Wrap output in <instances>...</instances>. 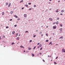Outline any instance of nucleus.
I'll return each instance as SVG.
<instances>
[{
    "label": "nucleus",
    "instance_id": "27",
    "mask_svg": "<svg viewBox=\"0 0 65 65\" xmlns=\"http://www.w3.org/2000/svg\"><path fill=\"white\" fill-rule=\"evenodd\" d=\"M9 28V27H8V26H6V29L7 28Z\"/></svg>",
    "mask_w": 65,
    "mask_h": 65
},
{
    "label": "nucleus",
    "instance_id": "32",
    "mask_svg": "<svg viewBox=\"0 0 65 65\" xmlns=\"http://www.w3.org/2000/svg\"><path fill=\"white\" fill-rule=\"evenodd\" d=\"M40 44V43H38L37 44V45H39Z\"/></svg>",
    "mask_w": 65,
    "mask_h": 65
},
{
    "label": "nucleus",
    "instance_id": "58",
    "mask_svg": "<svg viewBox=\"0 0 65 65\" xmlns=\"http://www.w3.org/2000/svg\"><path fill=\"white\" fill-rule=\"evenodd\" d=\"M49 10H51V9H49Z\"/></svg>",
    "mask_w": 65,
    "mask_h": 65
},
{
    "label": "nucleus",
    "instance_id": "26",
    "mask_svg": "<svg viewBox=\"0 0 65 65\" xmlns=\"http://www.w3.org/2000/svg\"><path fill=\"white\" fill-rule=\"evenodd\" d=\"M23 2V1H21L20 2V3H22Z\"/></svg>",
    "mask_w": 65,
    "mask_h": 65
},
{
    "label": "nucleus",
    "instance_id": "36",
    "mask_svg": "<svg viewBox=\"0 0 65 65\" xmlns=\"http://www.w3.org/2000/svg\"><path fill=\"white\" fill-rule=\"evenodd\" d=\"M18 21H19V20H20V18H18Z\"/></svg>",
    "mask_w": 65,
    "mask_h": 65
},
{
    "label": "nucleus",
    "instance_id": "43",
    "mask_svg": "<svg viewBox=\"0 0 65 65\" xmlns=\"http://www.w3.org/2000/svg\"><path fill=\"white\" fill-rule=\"evenodd\" d=\"M14 26H15V27H17V25H15Z\"/></svg>",
    "mask_w": 65,
    "mask_h": 65
},
{
    "label": "nucleus",
    "instance_id": "12",
    "mask_svg": "<svg viewBox=\"0 0 65 65\" xmlns=\"http://www.w3.org/2000/svg\"><path fill=\"white\" fill-rule=\"evenodd\" d=\"M17 40H19V37H17V38L16 39Z\"/></svg>",
    "mask_w": 65,
    "mask_h": 65
},
{
    "label": "nucleus",
    "instance_id": "2",
    "mask_svg": "<svg viewBox=\"0 0 65 65\" xmlns=\"http://www.w3.org/2000/svg\"><path fill=\"white\" fill-rule=\"evenodd\" d=\"M24 17H25V18H26V17H27V14H24Z\"/></svg>",
    "mask_w": 65,
    "mask_h": 65
},
{
    "label": "nucleus",
    "instance_id": "25",
    "mask_svg": "<svg viewBox=\"0 0 65 65\" xmlns=\"http://www.w3.org/2000/svg\"><path fill=\"white\" fill-rule=\"evenodd\" d=\"M54 64H57V63H56V62H54Z\"/></svg>",
    "mask_w": 65,
    "mask_h": 65
},
{
    "label": "nucleus",
    "instance_id": "46",
    "mask_svg": "<svg viewBox=\"0 0 65 65\" xmlns=\"http://www.w3.org/2000/svg\"><path fill=\"white\" fill-rule=\"evenodd\" d=\"M43 62H45V61H44V60L43 59Z\"/></svg>",
    "mask_w": 65,
    "mask_h": 65
},
{
    "label": "nucleus",
    "instance_id": "19",
    "mask_svg": "<svg viewBox=\"0 0 65 65\" xmlns=\"http://www.w3.org/2000/svg\"><path fill=\"white\" fill-rule=\"evenodd\" d=\"M59 22L58 21H57L56 22V23L57 25H58Z\"/></svg>",
    "mask_w": 65,
    "mask_h": 65
},
{
    "label": "nucleus",
    "instance_id": "5",
    "mask_svg": "<svg viewBox=\"0 0 65 65\" xmlns=\"http://www.w3.org/2000/svg\"><path fill=\"white\" fill-rule=\"evenodd\" d=\"M20 47H21V48H25V47L22 46V45H21L20 46Z\"/></svg>",
    "mask_w": 65,
    "mask_h": 65
},
{
    "label": "nucleus",
    "instance_id": "9",
    "mask_svg": "<svg viewBox=\"0 0 65 65\" xmlns=\"http://www.w3.org/2000/svg\"><path fill=\"white\" fill-rule=\"evenodd\" d=\"M25 6H26V7H28V5H25Z\"/></svg>",
    "mask_w": 65,
    "mask_h": 65
},
{
    "label": "nucleus",
    "instance_id": "22",
    "mask_svg": "<svg viewBox=\"0 0 65 65\" xmlns=\"http://www.w3.org/2000/svg\"><path fill=\"white\" fill-rule=\"evenodd\" d=\"M15 43H14L13 42L12 43L11 45H13V44H14Z\"/></svg>",
    "mask_w": 65,
    "mask_h": 65
},
{
    "label": "nucleus",
    "instance_id": "54",
    "mask_svg": "<svg viewBox=\"0 0 65 65\" xmlns=\"http://www.w3.org/2000/svg\"><path fill=\"white\" fill-rule=\"evenodd\" d=\"M60 2V1H58V2Z\"/></svg>",
    "mask_w": 65,
    "mask_h": 65
},
{
    "label": "nucleus",
    "instance_id": "35",
    "mask_svg": "<svg viewBox=\"0 0 65 65\" xmlns=\"http://www.w3.org/2000/svg\"><path fill=\"white\" fill-rule=\"evenodd\" d=\"M60 27H62V24H60Z\"/></svg>",
    "mask_w": 65,
    "mask_h": 65
},
{
    "label": "nucleus",
    "instance_id": "7",
    "mask_svg": "<svg viewBox=\"0 0 65 65\" xmlns=\"http://www.w3.org/2000/svg\"><path fill=\"white\" fill-rule=\"evenodd\" d=\"M14 17L16 18H18V16H17V15H15L14 16Z\"/></svg>",
    "mask_w": 65,
    "mask_h": 65
},
{
    "label": "nucleus",
    "instance_id": "6",
    "mask_svg": "<svg viewBox=\"0 0 65 65\" xmlns=\"http://www.w3.org/2000/svg\"><path fill=\"white\" fill-rule=\"evenodd\" d=\"M63 37L62 36L60 37V39H63Z\"/></svg>",
    "mask_w": 65,
    "mask_h": 65
},
{
    "label": "nucleus",
    "instance_id": "34",
    "mask_svg": "<svg viewBox=\"0 0 65 65\" xmlns=\"http://www.w3.org/2000/svg\"><path fill=\"white\" fill-rule=\"evenodd\" d=\"M28 32V31H25V33Z\"/></svg>",
    "mask_w": 65,
    "mask_h": 65
},
{
    "label": "nucleus",
    "instance_id": "21",
    "mask_svg": "<svg viewBox=\"0 0 65 65\" xmlns=\"http://www.w3.org/2000/svg\"><path fill=\"white\" fill-rule=\"evenodd\" d=\"M64 10H62L61 11V12H64Z\"/></svg>",
    "mask_w": 65,
    "mask_h": 65
},
{
    "label": "nucleus",
    "instance_id": "64",
    "mask_svg": "<svg viewBox=\"0 0 65 65\" xmlns=\"http://www.w3.org/2000/svg\"><path fill=\"white\" fill-rule=\"evenodd\" d=\"M51 39V38L50 39Z\"/></svg>",
    "mask_w": 65,
    "mask_h": 65
},
{
    "label": "nucleus",
    "instance_id": "40",
    "mask_svg": "<svg viewBox=\"0 0 65 65\" xmlns=\"http://www.w3.org/2000/svg\"><path fill=\"white\" fill-rule=\"evenodd\" d=\"M46 35L47 36H48V35H47V34L46 33Z\"/></svg>",
    "mask_w": 65,
    "mask_h": 65
},
{
    "label": "nucleus",
    "instance_id": "61",
    "mask_svg": "<svg viewBox=\"0 0 65 65\" xmlns=\"http://www.w3.org/2000/svg\"><path fill=\"white\" fill-rule=\"evenodd\" d=\"M46 27H47V28H48V26H46Z\"/></svg>",
    "mask_w": 65,
    "mask_h": 65
},
{
    "label": "nucleus",
    "instance_id": "60",
    "mask_svg": "<svg viewBox=\"0 0 65 65\" xmlns=\"http://www.w3.org/2000/svg\"><path fill=\"white\" fill-rule=\"evenodd\" d=\"M58 45V44H56V45Z\"/></svg>",
    "mask_w": 65,
    "mask_h": 65
},
{
    "label": "nucleus",
    "instance_id": "15",
    "mask_svg": "<svg viewBox=\"0 0 65 65\" xmlns=\"http://www.w3.org/2000/svg\"><path fill=\"white\" fill-rule=\"evenodd\" d=\"M8 4V3H6V5H7Z\"/></svg>",
    "mask_w": 65,
    "mask_h": 65
},
{
    "label": "nucleus",
    "instance_id": "31",
    "mask_svg": "<svg viewBox=\"0 0 65 65\" xmlns=\"http://www.w3.org/2000/svg\"><path fill=\"white\" fill-rule=\"evenodd\" d=\"M3 37H4V38H5V36H3Z\"/></svg>",
    "mask_w": 65,
    "mask_h": 65
},
{
    "label": "nucleus",
    "instance_id": "51",
    "mask_svg": "<svg viewBox=\"0 0 65 65\" xmlns=\"http://www.w3.org/2000/svg\"><path fill=\"white\" fill-rule=\"evenodd\" d=\"M24 8V7H23L22 8V9H23Z\"/></svg>",
    "mask_w": 65,
    "mask_h": 65
},
{
    "label": "nucleus",
    "instance_id": "48",
    "mask_svg": "<svg viewBox=\"0 0 65 65\" xmlns=\"http://www.w3.org/2000/svg\"><path fill=\"white\" fill-rule=\"evenodd\" d=\"M41 33H42V32H40V34H41Z\"/></svg>",
    "mask_w": 65,
    "mask_h": 65
},
{
    "label": "nucleus",
    "instance_id": "57",
    "mask_svg": "<svg viewBox=\"0 0 65 65\" xmlns=\"http://www.w3.org/2000/svg\"><path fill=\"white\" fill-rule=\"evenodd\" d=\"M43 35H41V36H43Z\"/></svg>",
    "mask_w": 65,
    "mask_h": 65
},
{
    "label": "nucleus",
    "instance_id": "18",
    "mask_svg": "<svg viewBox=\"0 0 65 65\" xmlns=\"http://www.w3.org/2000/svg\"><path fill=\"white\" fill-rule=\"evenodd\" d=\"M18 33H17L16 34V37L18 36Z\"/></svg>",
    "mask_w": 65,
    "mask_h": 65
},
{
    "label": "nucleus",
    "instance_id": "49",
    "mask_svg": "<svg viewBox=\"0 0 65 65\" xmlns=\"http://www.w3.org/2000/svg\"><path fill=\"white\" fill-rule=\"evenodd\" d=\"M60 14V15H63V14L61 13V14Z\"/></svg>",
    "mask_w": 65,
    "mask_h": 65
},
{
    "label": "nucleus",
    "instance_id": "33",
    "mask_svg": "<svg viewBox=\"0 0 65 65\" xmlns=\"http://www.w3.org/2000/svg\"><path fill=\"white\" fill-rule=\"evenodd\" d=\"M28 4L29 5H31V3H28Z\"/></svg>",
    "mask_w": 65,
    "mask_h": 65
},
{
    "label": "nucleus",
    "instance_id": "45",
    "mask_svg": "<svg viewBox=\"0 0 65 65\" xmlns=\"http://www.w3.org/2000/svg\"><path fill=\"white\" fill-rule=\"evenodd\" d=\"M53 24L54 25V24H56V22H54Z\"/></svg>",
    "mask_w": 65,
    "mask_h": 65
},
{
    "label": "nucleus",
    "instance_id": "28",
    "mask_svg": "<svg viewBox=\"0 0 65 65\" xmlns=\"http://www.w3.org/2000/svg\"><path fill=\"white\" fill-rule=\"evenodd\" d=\"M46 42H48V40H46Z\"/></svg>",
    "mask_w": 65,
    "mask_h": 65
},
{
    "label": "nucleus",
    "instance_id": "55",
    "mask_svg": "<svg viewBox=\"0 0 65 65\" xmlns=\"http://www.w3.org/2000/svg\"><path fill=\"white\" fill-rule=\"evenodd\" d=\"M25 50H24V53H25Z\"/></svg>",
    "mask_w": 65,
    "mask_h": 65
},
{
    "label": "nucleus",
    "instance_id": "42",
    "mask_svg": "<svg viewBox=\"0 0 65 65\" xmlns=\"http://www.w3.org/2000/svg\"><path fill=\"white\" fill-rule=\"evenodd\" d=\"M12 21V19H11L10 20V21Z\"/></svg>",
    "mask_w": 65,
    "mask_h": 65
},
{
    "label": "nucleus",
    "instance_id": "17",
    "mask_svg": "<svg viewBox=\"0 0 65 65\" xmlns=\"http://www.w3.org/2000/svg\"><path fill=\"white\" fill-rule=\"evenodd\" d=\"M59 30H60V31H62V28L60 29H59Z\"/></svg>",
    "mask_w": 65,
    "mask_h": 65
},
{
    "label": "nucleus",
    "instance_id": "56",
    "mask_svg": "<svg viewBox=\"0 0 65 65\" xmlns=\"http://www.w3.org/2000/svg\"><path fill=\"white\" fill-rule=\"evenodd\" d=\"M1 26H2H2H3L2 25V24H1Z\"/></svg>",
    "mask_w": 65,
    "mask_h": 65
},
{
    "label": "nucleus",
    "instance_id": "38",
    "mask_svg": "<svg viewBox=\"0 0 65 65\" xmlns=\"http://www.w3.org/2000/svg\"><path fill=\"white\" fill-rule=\"evenodd\" d=\"M57 20H59V18H57Z\"/></svg>",
    "mask_w": 65,
    "mask_h": 65
},
{
    "label": "nucleus",
    "instance_id": "8",
    "mask_svg": "<svg viewBox=\"0 0 65 65\" xmlns=\"http://www.w3.org/2000/svg\"><path fill=\"white\" fill-rule=\"evenodd\" d=\"M53 29H56V27L54 26L53 27Z\"/></svg>",
    "mask_w": 65,
    "mask_h": 65
},
{
    "label": "nucleus",
    "instance_id": "63",
    "mask_svg": "<svg viewBox=\"0 0 65 65\" xmlns=\"http://www.w3.org/2000/svg\"><path fill=\"white\" fill-rule=\"evenodd\" d=\"M6 12H7H7H8V11H6Z\"/></svg>",
    "mask_w": 65,
    "mask_h": 65
},
{
    "label": "nucleus",
    "instance_id": "13",
    "mask_svg": "<svg viewBox=\"0 0 65 65\" xmlns=\"http://www.w3.org/2000/svg\"><path fill=\"white\" fill-rule=\"evenodd\" d=\"M28 50H31V48L28 47Z\"/></svg>",
    "mask_w": 65,
    "mask_h": 65
},
{
    "label": "nucleus",
    "instance_id": "39",
    "mask_svg": "<svg viewBox=\"0 0 65 65\" xmlns=\"http://www.w3.org/2000/svg\"><path fill=\"white\" fill-rule=\"evenodd\" d=\"M39 54L40 55H42V54L41 53H39Z\"/></svg>",
    "mask_w": 65,
    "mask_h": 65
},
{
    "label": "nucleus",
    "instance_id": "44",
    "mask_svg": "<svg viewBox=\"0 0 65 65\" xmlns=\"http://www.w3.org/2000/svg\"><path fill=\"white\" fill-rule=\"evenodd\" d=\"M36 35H35L34 36V37H36Z\"/></svg>",
    "mask_w": 65,
    "mask_h": 65
},
{
    "label": "nucleus",
    "instance_id": "50",
    "mask_svg": "<svg viewBox=\"0 0 65 65\" xmlns=\"http://www.w3.org/2000/svg\"><path fill=\"white\" fill-rule=\"evenodd\" d=\"M58 57H57L56 58V59H57V58H58Z\"/></svg>",
    "mask_w": 65,
    "mask_h": 65
},
{
    "label": "nucleus",
    "instance_id": "59",
    "mask_svg": "<svg viewBox=\"0 0 65 65\" xmlns=\"http://www.w3.org/2000/svg\"><path fill=\"white\" fill-rule=\"evenodd\" d=\"M2 39V38H0V40H1Z\"/></svg>",
    "mask_w": 65,
    "mask_h": 65
},
{
    "label": "nucleus",
    "instance_id": "1",
    "mask_svg": "<svg viewBox=\"0 0 65 65\" xmlns=\"http://www.w3.org/2000/svg\"><path fill=\"white\" fill-rule=\"evenodd\" d=\"M62 52H63V53H65V50H64V49L63 48L62 50Z\"/></svg>",
    "mask_w": 65,
    "mask_h": 65
},
{
    "label": "nucleus",
    "instance_id": "3",
    "mask_svg": "<svg viewBox=\"0 0 65 65\" xmlns=\"http://www.w3.org/2000/svg\"><path fill=\"white\" fill-rule=\"evenodd\" d=\"M49 20H50V21H53V19H52L51 18H49Z\"/></svg>",
    "mask_w": 65,
    "mask_h": 65
},
{
    "label": "nucleus",
    "instance_id": "30",
    "mask_svg": "<svg viewBox=\"0 0 65 65\" xmlns=\"http://www.w3.org/2000/svg\"><path fill=\"white\" fill-rule=\"evenodd\" d=\"M52 42H51L50 43H49V45H50V44H52Z\"/></svg>",
    "mask_w": 65,
    "mask_h": 65
},
{
    "label": "nucleus",
    "instance_id": "16",
    "mask_svg": "<svg viewBox=\"0 0 65 65\" xmlns=\"http://www.w3.org/2000/svg\"><path fill=\"white\" fill-rule=\"evenodd\" d=\"M13 11H11V12H10V13L11 14H12V13H13Z\"/></svg>",
    "mask_w": 65,
    "mask_h": 65
},
{
    "label": "nucleus",
    "instance_id": "41",
    "mask_svg": "<svg viewBox=\"0 0 65 65\" xmlns=\"http://www.w3.org/2000/svg\"><path fill=\"white\" fill-rule=\"evenodd\" d=\"M40 47H41L42 46V45L41 44H40Z\"/></svg>",
    "mask_w": 65,
    "mask_h": 65
},
{
    "label": "nucleus",
    "instance_id": "47",
    "mask_svg": "<svg viewBox=\"0 0 65 65\" xmlns=\"http://www.w3.org/2000/svg\"><path fill=\"white\" fill-rule=\"evenodd\" d=\"M34 7H36V5H34Z\"/></svg>",
    "mask_w": 65,
    "mask_h": 65
},
{
    "label": "nucleus",
    "instance_id": "23",
    "mask_svg": "<svg viewBox=\"0 0 65 65\" xmlns=\"http://www.w3.org/2000/svg\"><path fill=\"white\" fill-rule=\"evenodd\" d=\"M36 48V46H35L34 47V48L33 49L34 50H35V48Z\"/></svg>",
    "mask_w": 65,
    "mask_h": 65
},
{
    "label": "nucleus",
    "instance_id": "37",
    "mask_svg": "<svg viewBox=\"0 0 65 65\" xmlns=\"http://www.w3.org/2000/svg\"><path fill=\"white\" fill-rule=\"evenodd\" d=\"M42 47H41L40 49V50H42Z\"/></svg>",
    "mask_w": 65,
    "mask_h": 65
},
{
    "label": "nucleus",
    "instance_id": "52",
    "mask_svg": "<svg viewBox=\"0 0 65 65\" xmlns=\"http://www.w3.org/2000/svg\"><path fill=\"white\" fill-rule=\"evenodd\" d=\"M53 35H55V33H53Z\"/></svg>",
    "mask_w": 65,
    "mask_h": 65
},
{
    "label": "nucleus",
    "instance_id": "24",
    "mask_svg": "<svg viewBox=\"0 0 65 65\" xmlns=\"http://www.w3.org/2000/svg\"><path fill=\"white\" fill-rule=\"evenodd\" d=\"M32 10V8H30L29 9V10Z\"/></svg>",
    "mask_w": 65,
    "mask_h": 65
},
{
    "label": "nucleus",
    "instance_id": "4",
    "mask_svg": "<svg viewBox=\"0 0 65 65\" xmlns=\"http://www.w3.org/2000/svg\"><path fill=\"white\" fill-rule=\"evenodd\" d=\"M11 5V3H10L8 5V7H10V6Z\"/></svg>",
    "mask_w": 65,
    "mask_h": 65
},
{
    "label": "nucleus",
    "instance_id": "62",
    "mask_svg": "<svg viewBox=\"0 0 65 65\" xmlns=\"http://www.w3.org/2000/svg\"><path fill=\"white\" fill-rule=\"evenodd\" d=\"M52 0H49V1H52Z\"/></svg>",
    "mask_w": 65,
    "mask_h": 65
},
{
    "label": "nucleus",
    "instance_id": "53",
    "mask_svg": "<svg viewBox=\"0 0 65 65\" xmlns=\"http://www.w3.org/2000/svg\"><path fill=\"white\" fill-rule=\"evenodd\" d=\"M29 51H26V53H28V52Z\"/></svg>",
    "mask_w": 65,
    "mask_h": 65
},
{
    "label": "nucleus",
    "instance_id": "14",
    "mask_svg": "<svg viewBox=\"0 0 65 65\" xmlns=\"http://www.w3.org/2000/svg\"><path fill=\"white\" fill-rule=\"evenodd\" d=\"M58 10H59V9H57L56 11V12H58Z\"/></svg>",
    "mask_w": 65,
    "mask_h": 65
},
{
    "label": "nucleus",
    "instance_id": "10",
    "mask_svg": "<svg viewBox=\"0 0 65 65\" xmlns=\"http://www.w3.org/2000/svg\"><path fill=\"white\" fill-rule=\"evenodd\" d=\"M2 15H4V12H2Z\"/></svg>",
    "mask_w": 65,
    "mask_h": 65
},
{
    "label": "nucleus",
    "instance_id": "20",
    "mask_svg": "<svg viewBox=\"0 0 65 65\" xmlns=\"http://www.w3.org/2000/svg\"><path fill=\"white\" fill-rule=\"evenodd\" d=\"M32 57H34V56H35L34 54H32Z\"/></svg>",
    "mask_w": 65,
    "mask_h": 65
},
{
    "label": "nucleus",
    "instance_id": "11",
    "mask_svg": "<svg viewBox=\"0 0 65 65\" xmlns=\"http://www.w3.org/2000/svg\"><path fill=\"white\" fill-rule=\"evenodd\" d=\"M12 33L13 34H14V33H15V31H13L12 32Z\"/></svg>",
    "mask_w": 65,
    "mask_h": 65
},
{
    "label": "nucleus",
    "instance_id": "29",
    "mask_svg": "<svg viewBox=\"0 0 65 65\" xmlns=\"http://www.w3.org/2000/svg\"><path fill=\"white\" fill-rule=\"evenodd\" d=\"M32 40H30V41L29 42H32Z\"/></svg>",
    "mask_w": 65,
    "mask_h": 65
}]
</instances>
